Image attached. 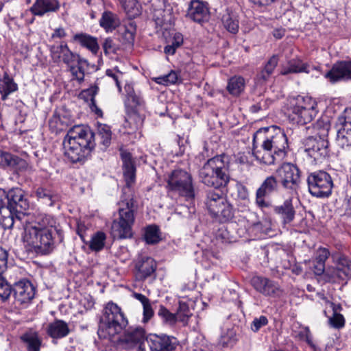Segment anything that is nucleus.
<instances>
[{
	"label": "nucleus",
	"mask_w": 351,
	"mask_h": 351,
	"mask_svg": "<svg viewBox=\"0 0 351 351\" xmlns=\"http://www.w3.org/2000/svg\"><path fill=\"white\" fill-rule=\"evenodd\" d=\"M330 325L335 328H341L345 325V319L341 314H332L329 319Z\"/></svg>",
	"instance_id": "51"
},
{
	"label": "nucleus",
	"mask_w": 351,
	"mask_h": 351,
	"mask_svg": "<svg viewBox=\"0 0 351 351\" xmlns=\"http://www.w3.org/2000/svg\"><path fill=\"white\" fill-rule=\"evenodd\" d=\"M313 267H314V273L317 276H320L324 272L325 265H322L320 263H317V262L315 261Z\"/></svg>",
	"instance_id": "62"
},
{
	"label": "nucleus",
	"mask_w": 351,
	"mask_h": 351,
	"mask_svg": "<svg viewBox=\"0 0 351 351\" xmlns=\"http://www.w3.org/2000/svg\"><path fill=\"white\" fill-rule=\"evenodd\" d=\"M136 25L133 22H130L128 25L123 27L122 36L123 41L128 44H133L136 34Z\"/></svg>",
	"instance_id": "43"
},
{
	"label": "nucleus",
	"mask_w": 351,
	"mask_h": 351,
	"mask_svg": "<svg viewBox=\"0 0 351 351\" xmlns=\"http://www.w3.org/2000/svg\"><path fill=\"white\" fill-rule=\"evenodd\" d=\"M167 188L188 199L195 197V191L191 175L186 171L178 169L171 171L167 176Z\"/></svg>",
	"instance_id": "9"
},
{
	"label": "nucleus",
	"mask_w": 351,
	"mask_h": 351,
	"mask_svg": "<svg viewBox=\"0 0 351 351\" xmlns=\"http://www.w3.org/2000/svg\"><path fill=\"white\" fill-rule=\"evenodd\" d=\"M97 136L99 140L98 145L101 151H106L111 144L112 132L110 128L106 124L98 126Z\"/></svg>",
	"instance_id": "35"
},
{
	"label": "nucleus",
	"mask_w": 351,
	"mask_h": 351,
	"mask_svg": "<svg viewBox=\"0 0 351 351\" xmlns=\"http://www.w3.org/2000/svg\"><path fill=\"white\" fill-rule=\"evenodd\" d=\"M105 54L114 52L116 49L115 44L111 38H107L104 40L102 45Z\"/></svg>",
	"instance_id": "54"
},
{
	"label": "nucleus",
	"mask_w": 351,
	"mask_h": 351,
	"mask_svg": "<svg viewBox=\"0 0 351 351\" xmlns=\"http://www.w3.org/2000/svg\"><path fill=\"white\" fill-rule=\"evenodd\" d=\"M309 193L316 197H328L332 193L333 183L330 176L324 171L311 173L307 178Z\"/></svg>",
	"instance_id": "10"
},
{
	"label": "nucleus",
	"mask_w": 351,
	"mask_h": 351,
	"mask_svg": "<svg viewBox=\"0 0 351 351\" xmlns=\"http://www.w3.org/2000/svg\"><path fill=\"white\" fill-rule=\"evenodd\" d=\"M125 91L129 101L133 106H139L143 104L144 101L140 92H136L133 85L127 84L125 86Z\"/></svg>",
	"instance_id": "41"
},
{
	"label": "nucleus",
	"mask_w": 351,
	"mask_h": 351,
	"mask_svg": "<svg viewBox=\"0 0 351 351\" xmlns=\"http://www.w3.org/2000/svg\"><path fill=\"white\" fill-rule=\"evenodd\" d=\"M151 351H174L178 345V339L167 335H152L146 337Z\"/></svg>",
	"instance_id": "16"
},
{
	"label": "nucleus",
	"mask_w": 351,
	"mask_h": 351,
	"mask_svg": "<svg viewBox=\"0 0 351 351\" xmlns=\"http://www.w3.org/2000/svg\"><path fill=\"white\" fill-rule=\"evenodd\" d=\"M106 239V236L104 232H96L92 235L89 241V248L94 252L101 251L105 245Z\"/></svg>",
	"instance_id": "40"
},
{
	"label": "nucleus",
	"mask_w": 351,
	"mask_h": 351,
	"mask_svg": "<svg viewBox=\"0 0 351 351\" xmlns=\"http://www.w3.org/2000/svg\"><path fill=\"white\" fill-rule=\"evenodd\" d=\"M17 90V84L14 82L12 77L5 72L3 77L0 79V94L1 95V99L5 100L9 95Z\"/></svg>",
	"instance_id": "33"
},
{
	"label": "nucleus",
	"mask_w": 351,
	"mask_h": 351,
	"mask_svg": "<svg viewBox=\"0 0 351 351\" xmlns=\"http://www.w3.org/2000/svg\"><path fill=\"white\" fill-rule=\"evenodd\" d=\"M12 293L13 294L12 287L6 282L3 276L0 277V297L3 300H5Z\"/></svg>",
	"instance_id": "48"
},
{
	"label": "nucleus",
	"mask_w": 351,
	"mask_h": 351,
	"mask_svg": "<svg viewBox=\"0 0 351 351\" xmlns=\"http://www.w3.org/2000/svg\"><path fill=\"white\" fill-rule=\"evenodd\" d=\"M337 127V144L351 154V110H346L344 116L339 117Z\"/></svg>",
	"instance_id": "15"
},
{
	"label": "nucleus",
	"mask_w": 351,
	"mask_h": 351,
	"mask_svg": "<svg viewBox=\"0 0 351 351\" xmlns=\"http://www.w3.org/2000/svg\"><path fill=\"white\" fill-rule=\"evenodd\" d=\"M245 88V80L241 76H234L228 82L227 90L233 96H239Z\"/></svg>",
	"instance_id": "38"
},
{
	"label": "nucleus",
	"mask_w": 351,
	"mask_h": 351,
	"mask_svg": "<svg viewBox=\"0 0 351 351\" xmlns=\"http://www.w3.org/2000/svg\"><path fill=\"white\" fill-rule=\"evenodd\" d=\"M271 75H270L268 73H266L264 69H263L256 77V83L258 84H265L271 77Z\"/></svg>",
	"instance_id": "58"
},
{
	"label": "nucleus",
	"mask_w": 351,
	"mask_h": 351,
	"mask_svg": "<svg viewBox=\"0 0 351 351\" xmlns=\"http://www.w3.org/2000/svg\"><path fill=\"white\" fill-rule=\"evenodd\" d=\"M99 25L106 32H111L120 25V21L116 14L106 11L102 14Z\"/></svg>",
	"instance_id": "34"
},
{
	"label": "nucleus",
	"mask_w": 351,
	"mask_h": 351,
	"mask_svg": "<svg viewBox=\"0 0 351 351\" xmlns=\"http://www.w3.org/2000/svg\"><path fill=\"white\" fill-rule=\"evenodd\" d=\"M178 80V75L175 71H171L167 75L156 77L155 82L159 84L168 86L174 84Z\"/></svg>",
	"instance_id": "46"
},
{
	"label": "nucleus",
	"mask_w": 351,
	"mask_h": 351,
	"mask_svg": "<svg viewBox=\"0 0 351 351\" xmlns=\"http://www.w3.org/2000/svg\"><path fill=\"white\" fill-rule=\"evenodd\" d=\"M251 284L257 291L265 296L276 298L282 294L278 284L269 278L256 276L252 278Z\"/></svg>",
	"instance_id": "18"
},
{
	"label": "nucleus",
	"mask_w": 351,
	"mask_h": 351,
	"mask_svg": "<svg viewBox=\"0 0 351 351\" xmlns=\"http://www.w3.org/2000/svg\"><path fill=\"white\" fill-rule=\"evenodd\" d=\"M138 276L141 280H145L154 274L156 269V263L151 257H144L136 265Z\"/></svg>",
	"instance_id": "31"
},
{
	"label": "nucleus",
	"mask_w": 351,
	"mask_h": 351,
	"mask_svg": "<svg viewBox=\"0 0 351 351\" xmlns=\"http://www.w3.org/2000/svg\"><path fill=\"white\" fill-rule=\"evenodd\" d=\"M273 211L281 220L283 227L290 224L295 217L296 211L291 198L285 200L281 204L274 206Z\"/></svg>",
	"instance_id": "23"
},
{
	"label": "nucleus",
	"mask_w": 351,
	"mask_h": 351,
	"mask_svg": "<svg viewBox=\"0 0 351 351\" xmlns=\"http://www.w3.org/2000/svg\"><path fill=\"white\" fill-rule=\"evenodd\" d=\"M298 336L301 339L305 340L308 344L311 343V334L308 327L303 328L300 331Z\"/></svg>",
	"instance_id": "59"
},
{
	"label": "nucleus",
	"mask_w": 351,
	"mask_h": 351,
	"mask_svg": "<svg viewBox=\"0 0 351 351\" xmlns=\"http://www.w3.org/2000/svg\"><path fill=\"white\" fill-rule=\"evenodd\" d=\"M177 319H178L180 322H186L189 317L191 315L188 306L185 304H180L179 309L177 314Z\"/></svg>",
	"instance_id": "50"
},
{
	"label": "nucleus",
	"mask_w": 351,
	"mask_h": 351,
	"mask_svg": "<svg viewBox=\"0 0 351 351\" xmlns=\"http://www.w3.org/2000/svg\"><path fill=\"white\" fill-rule=\"evenodd\" d=\"M221 21L224 29L236 34L239 29V14L231 8H227L221 14Z\"/></svg>",
	"instance_id": "24"
},
{
	"label": "nucleus",
	"mask_w": 351,
	"mask_h": 351,
	"mask_svg": "<svg viewBox=\"0 0 351 351\" xmlns=\"http://www.w3.org/2000/svg\"><path fill=\"white\" fill-rule=\"evenodd\" d=\"M287 147V138L280 128H263L254 134L252 154L265 165H271L282 160Z\"/></svg>",
	"instance_id": "2"
},
{
	"label": "nucleus",
	"mask_w": 351,
	"mask_h": 351,
	"mask_svg": "<svg viewBox=\"0 0 351 351\" xmlns=\"http://www.w3.org/2000/svg\"><path fill=\"white\" fill-rule=\"evenodd\" d=\"M324 77L331 83L351 80V60H343L335 63L332 68L326 73Z\"/></svg>",
	"instance_id": "19"
},
{
	"label": "nucleus",
	"mask_w": 351,
	"mask_h": 351,
	"mask_svg": "<svg viewBox=\"0 0 351 351\" xmlns=\"http://www.w3.org/2000/svg\"><path fill=\"white\" fill-rule=\"evenodd\" d=\"M143 322H147L154 315V310L152 308L150 300L143 304Z\"/></svg>",
	"instance_id": "53"
},
{
	"label": "nucleus",
	"mask_w": 351,
	"mask_h": 351,
	"mask_svg": "<svg viewBox=\"0 0 351 351\" xmlns=\"http://www.w3.org/2000/svg\"><path fill=\"white\" fill-rule=\"evenodd\" d=\"M268 319L265 315L254 317L250 325V329L254 332H257L260 329L268 324Z\"/></svg>",
	"instance_id": "47"
},
{
	"label": "nucleus",
	"mask_w": 351,
	"mask_h": 351,
	"mask_svg": "<svg viewBox=\"0 0 351 351\" xmlns=\"http://www.w3.org/2000/svg\"><path fill=\"white\" fill-rule=\"evenodd\" d=\"M66 36V34L64 29L62 27H58L54 30L53 33L51 35V37L53 38H62L65 37Z\"/></svg>",
	"instance_id": "63"
},
{
	"label": "nucleus",
	"mask_w": 351,
	"mask_h": 351,
	"mask_svg": "<svg viewBox=\"0 0 351 351\" xmlns=\"http://www.w3.org/2000/svg\"><path fill=\"white\" fill-rule=\"evenodd\" d=\"M158 315L162 319L163 322L169 325L174 324L177 321L176 315L171 313L162 305L159 306Z\"/></svg>",
	"instance_id": "45"
},
{
	"label": "nucleus",
	"mask_w": 351,
	"mask_h": 351,
	"mask_svg": "<svg viewBox=\"0 0 351 351\" xmlns=\"http://www.w3.org/2000/svg\"><path fill=\"white\" fill-rule=\"evenodd\" d=\"M98 86L97 84H94L88 88L82 90L79 95V97L87 103L89 102V106L92 111H94L97 115L101 116L102 111L97 107L95 99L96 95L98 93Z\"/></svg>",
	"instance_id": "32"
},
{
	"label": "nucleus",
	"mask_w": 351,
	"mask_h": 351,
	"mask_svg": "<svg viewBox=\"0 0 351 351\" xmlns=\"http://www.w3.org/2000/svg\"><path fill=\"white\" fill-rule=\"evenodd\" d=\"M47 335L55 339H62L66 337L70 333V329L66 322L62 319H55L53 322L49 323L47 328Z\"/></svg>",
	"instance_id": "25"
},
{
	"label": "nucleus",
	"mask_w": 351,
	"mask_h": 351,
	"mask_svg": "<svg viewBox=\"0 0 351 351\" xmlns=\"http://www.w3.org/2000/svg\"><path fill=\"white\" fill-rule=\"evenodd\" d=\"M315 100L301 95L289 97L287 110L293 115V119L299 124L310 123L317 115L318 110Z\"/></svg>",
	"instance_id": "8"
},
{
	"label": "nucleus",
	"mask_w": 351,
	"mask_h": 351,
	"mask_svg": "<svg viewBox=\"0 0 351 351\" xmlns=\"http://www.w3.org/2000/svg\"><path fill=\"white\" fill-rule=\"evenodd\" d=\"M234 342V339L232 337L221 336L219 340V344L223 347L231 346Z\"/></svg>",
	"instance_id": "61"
},
{
	"label": "nucleus",
	"mask_w": 351,
	"mask_h": 351,
	"mask_svg": "<svg viewBox=\"0 0 351 351\" xmlns=\"http://www.w3.org/2000/svg\"><path fill=\"white\" fill-rule=\"evenodd\" d=\"M13 296L16 302L22 304L31 301L35 295V287L29 280H20L12 287Z\"/></svg>",
	"instance_id": "20"
},
{
	"label": "nucleus",
	"mask_w": 351,
	"mask_h": 351,
	"mask_svg": "<svg viewBox=\"0 0 351 351\" xmlns=\"http://www.w3.org/2000/svg\"><path fill=\"white\" fill-rule=\"evenodd\" d=\"M183 36L180 33H175L173 36L169 38L167 45L164 48V53L167 56H173L176 53V50L183 45Z\"/></svg>",
	"instance_id": "39"
},
{
	"label": "nucleus",
	"mask_w": 351,
	"mask_h": 351,
	"mask_svg": "<svg viewBox=\"0 0 351 351\" xmlns=\"http://www.w3.org/2000/svg\"><path fill=\"white\" fill-rule=\"evenodd\" d=\"M330 255L329 251L326 248H320L318 251V255L315 258V261L325 265V262Z\"/></svg>",
	"instance_id": "56"
},
{
	"label": "nucleus",
	"mask_w": 351,
	"mask_h": 351,
	"mask_svg": "<svg viewBox=\"0 0 351 351\" xmlns=\"http://www.w3.org/2000/svg\"><path fill=\"white\" fill-rule=\"evenodd\" d=\"M204 204L210 214L221 222L228 221L234 217V208L220 189L206 190Z\"/></svg>",
	"instance_id": "7"
},
{
	"label": "nucleus",
	"mask_w": 351,
	"mask_h": 351,
	"mask_svg": "<svg viewBox=\"0 0 351 351\" xmlns=\"http://www.w3.org/2000/svg\"><path fill=\"white\" fill-rule=\"evenodd\" d=\"M72 40L79 43L82 47L86 48L93 54H97L99 49L97 38L86 33L76 34L73 36Z\"/></svg>",
	"instance_id": "29"
},
{
	"label": "nucleus",
	"mask_w": 351,
	"mask_h": 351,
	"mask_svg": "<svg viewBox=\"0 0 351 351\" xmlns=\"http://www.w3.org/2000/svg\"><path fill=\"white\" fill-rule=\"evenodd\" d=\"M62 240V232L56 228L28 226L25 228L23 241L40 255H48L55 249L56 236Z\"/></svg>",
	"instance_id": "5"
},
{
	"label": "nucleus",
	"mask_w": 351,
	"mask_h": 351,
	"mask_svg": "<svg viewBox=\"0 0 351 351\" xmlns=\"http://www.w3.org/2000/svg\"><path fill=\"white\" fill-rule=\"evenodd\" d=\"M132 295L135 299L140 301L141 302L142 305L149 301V299L148 298H147L145 295H144L141 293L134 292V293H133Z\"/></svg>",
	"instance_id": "64"
},
{
	"label": "nucleus",
	"mask_w": 351,
	"mask_h": 351,
	"mask_svg": "<svg viewBox=\"0 0 351 351\" xmlns=\"http://www.w3.org/2000/svg\"><path fill=\"white\" fill-rule=\"evenodd\" d=\"M0 166L6 168L21 170L26 167L25 160L8 152H0Z\"/></svg>",
	"instance_id": "27"
},
{
	"label": "nucleus",
	"mask_w": 351,
	"mask_h": 351,
	"mask_svg": "<svg viewBox=\"0 0 351 351\" xmlns=\"http://www.w3.org/2000/svg\"><path fill=\"white\" fill-rule=\"evenodd\" d=\"M21 339L27 351H40L42 341L36 332H26L21 337Z\"/></svg>",
	"instance_id": "37"
},
{
	"label": "nucleus",
	"mask_w": 351,
	"mask_h": 351,
	"mask_svg": "<svg viewBox=\"0 0 351 351\" xmlns=\"http://www.w3.org/2000/svg\"><path fill=\"white\" fill-rule=\"evenodd\" d=\"M29 207L28 198L21 188H12L8 191L6 209L14 213L16 219L21 220Z\"/></svg>",
	"instance_id": "11"
},
{
	"label": "nucleus",
	"mask_w": 351,
	"mask_h": 351,
	"mask_svg": "<svg viewBox=\"0 0 351 351\" xmlns=\"http://www.w3.org/2000/svg\"><path fill=\"white\" fill-rule=\"evenodd\" d=\"M186 16L195 23L202 24L208 21L209 10L206 5L199 0H192L188 8Z\"/></svg>",
	"instance_id": "21"
},
{
	"label": "nucleus",
	"mask_w": 351,
	"mask_h": 351,
	"mask_svg": "<svg viewBox=\"0 0 351 351\" xmlns=\"http://www.w3.org/2000/svg\"><path fill=\"white\" fill-rule=\"evenodd\" d=\"M16 218L14 213H10L7 217H4L2 220V226L4 229L12 228L14 223V219Z\"/></svg>",
	"instance_id": "55"
},
{
	"label": "nucleus",
	"mask_w": 351,
	"mask_h": 351,
	"mask_svg": "<svg viewBox=\"0 0 351 351\" xmlns=\"http://www.w3.org/2000/svg\"><path fill=\"white\" fill-rule=\"evenodd\" d=\"M36 197L46 206H53L58 201V193L48 186H39L35 190Z\"/></svg>",
	"instance_id": "30"
},
{
	"label": "nucleus",
	"mask_w": 351,
	"mask_h": 351,
	"mask_svg": "<svg viewBox=\"0 0 351 351\" xmlns=\"http://www.w3.org/2000/svg\"><path fill=\"white\" fill-rule=\"evenodd\" d=\"M8 197V191L0 189V212L3 209H6V200Z\"/></svg>",
	"instance_id": "60"
},
{
	"label": "nucleus",
	"mask_w": 351,
	"mask_h": 351,
	"mask_svg": "<svg viewBox=\"0 0 351 351\" xmlns=\"http://www.w3.org/2000/svg\"><path fill=\"white\" fill-rule=\"evenodd\" d=\"M123 161V175L128 186L135 180L136 167L132 154L128 152L121 153Z\"/></svg>",
	"instance_id": "28"
},
{
	"label": "nucleus",
	"mask_w": 351,
	"mask_h": 351,
	"mask_svg": "<svg viewBox=\"0 0 351 351\" xmlns=\"http://www.w3.org/2000/svg\"><path fill=\"white\" fill-rule=\"evenodd\" d=\"M60 8V3L58 0H35L29 11L33 15L42 17L46 14L56 13Z\"/></svg>",
	"instance_id": "22"
},
{
	"label": "nucleus",
	"mask_w": 351,
	"mask_h": 351,
	"mask_svg": "<svg viewBox=\"0 0 351 351\" xmlns=\"http://www.w3.org/2000/svg\"><path fill=\"white\" fill-rule=\"evenodd\" d=\"M118 205L119 217L112 222V234L118 239L131 238L133 235L132 226L135 221L134 212L137 210L133 195H127L125 189H123Z\"/></svg>",
	"instance_id": "6"
},
{
	"label": "nucleus",
	"mask_w": 351,
	"mask_h": 351,
	"mask_svg": "<svg viewBox=\"0 0 351 351\" xmlns=\"http://www.w3.org/2000/svg\"><path fill=\"white\" fill-rule=\"evenodd\" d=\"M328 281L331 282H340L351 278V261L344 256H340L336 267L326 271Z\"/></svg>",
	"instance_id": "17"
},
{
	"label": "nucleus",
	"mask_w": 351,
	"mask_h": 351,
	"mask_svg": "<svg viewBox=\"0 0 351 351\" xmlns=\"http://www.w3.org/2000/svg\"><path fill=\"white\" fill-rule=\"evenodd\" d=\"M310 66L299 58H293L281 66L280 74L287 75L291 73H310Z\"/></svg>",
	"instance_id": "26"
},
{
	"label": "nucleus",
	"mask_w": 351,
	"mask_h": 351,
	"mask_svg": "<svg viewBox=\"0 0 351 351\" xmlns=\"http://www.w3.org/2000/svg\"><path fill=\"white\" fill-rule=\"evenodd\" d=\"M95 145V134L84 125L71 128L63 141L64 155L72 163L84 162Z\"/></svg>",
	"instance_id": "3"
},
{
	"label": "nucleus",
	"mask_w": 351,
	"mask_h": 351,
	"mask_svg": "<svg viewBox=\"0 0 351 351\" xmlns=\"http://www.w3.org/2000/svg\"><path fill=\"white\" fill-rule=\"evenodd\" d=\"M145 240L148 244H155L160 241V229L156 225H151L146 228Z\"/></svg>",
	"instance_id": "42"
},
{
	"label": "nucleus",
	"mask_w": 351,
	"mask_h": 351,
	"mask_svg": "<svg viewBox=\"0 0 351 351\" xmlns=\"http://www.w3.org/2000/svg\"><path fill=\"white\" fill-rule=\"evenodd\" d=\"M325 136L326 134H324L323 136H316L306 138L303 141L305 152L315 159L328 156L329 143Z\"/></svg>",
	"instance_id": "13"
},
{
	"label": "nucleus",
	"mask_w": 351,
	"mask_h": 351,
	"mask_svg": "<svg viewBox=\"0 0 351 351\" xmlns=\"http://www.w3.org/2000/svg\"><path fill=\"white\" fill-rule=\"evenodd\" d=\"M280 184L286 189L296 192L300 183V171L289 162L283 163L276 170Z\"/></svg>",
	"instance_id": "12"
},
{
	"label": "nucleus",
	"mask_w": 351,
	"mask_h": 351,
	"mask_svg": "<svg viewBox=\"0 0 351 351\" xmlns=\"http://www.w3.org/2000/svg\"><path fill=\"white\" fill-rule=\"evenodd\" d=\"M237 191L238 197L241 199L245 200L248 198L249 193L247 187L243 184H237Z\"/></svg>",
	"instance_id": "57"
},
{
	"label": "nucleus",
	"mask_w": 351,
	"mask_h": 351,
	"mask_svg": "<svg viewBox=\"0 0 351 351\" xmlns=\"http://www.w3.org/2000/svg\"><path fill=\"white\" fill-rule=\"evenodd\" d=\"M60 52L62 55V61L66 64H69L77 60L80 56L71 51L66 43L60 44Z\"/></svg>",
	"instance_id": "44"
},
{
	"label": "nucleus",
	"mask_w": 351,
	"mask_h": 351,
	"mask_svg": "<svg viewBox=\"0 0 351 351\" xmlns=\"http://www.w3.org/2000/svg\"><path fill=\"white\" fill-rule=\"evenodd\" d=\"M128 320L121 308L112 302H108L100 317L97 334L101 339H110L124 330L119 340L129 346L141 343L145 339V331L141 327L125 329Z\"/></svg>",
	"instance_id": "1"
},
{
	"label": "nucleus",
	"mask_w": 351,
	"mask_h": 351,
	"mask_svg": "<svg viewBox=\"0 0 351 351\" xmlns=\"http://www.w3.org/2000/svg\"><path fill=\"white\" fill-rule=\"evenodd\" d=\"M76 61L77 66H70L69 71L73 77L81 83L84 80L85 73L88 71L90 64L86 59L81 56L78 57Z\"/></svg>",
	"instance_id": "36"
},
{
	"label": "nucleus",
	"mask_w": 351,
	"mask_h": 351,
	"mask_svg": "<svg viewBox=\"0 0 351 351\" xmlns=\"http://www.w3.org/2000/svg\"><path fill=\"white\" fill-rule=\"evenodd\" d=\"M271 103V101L269 99H261L250 107V111L252 112L256 113L261 110H266L268 108Z\"/></svg>",
	"instance_id": "49"
},
{
	"label": "nucleus",
	"mask_w": 351,
	"mask_h": 351,
	"mask_svg": "<svg viewBox=\"0 0 351 351\" xmlns=\"http://www.w3.org/2000/svg\"><path fill=\"white\" fill-rule=\"evenodd\" d=\"M278 57L277 55H273L269 60L266 62L263 69L266 73L272 75L275 68L278 65Z\"/></svg>",
	"instance_id": "52"
},
{
	"label": "nucleus",
	"mask_w": 351,
	"mask_h": 351,
	"mask_svg": "<svg viewBox=\"0 0 351 351\" xmlns=\"http://www.w3.org/2000/svg\"><path fill=\"white\" fill-rule=\"evenodd\" d=\"M200 181L214 189H221L230 182V161L226 154L208 159L199 171Z\"/></svg>",
	"instance_id": "4"
},
{
	"label": "nucleus",
	"mask_w": 351,
	"mask_h": 351,
	"mask_svg": "<svg viewBox=\"0 0 351 351\" xmlns=\"http://www.w3.org/2000/svg\"><path fill=\"white\" fill-rule=\"evenodd\" d=\"M279 183L276 176H270L265 178L256 191L255 202L258 208L263 209L271 206L270 202L266 201L265 197L278 192Z\"/></svg>",
	"instance_id": "14"
}]
</instances>
